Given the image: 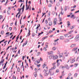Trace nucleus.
Here are the masks:
<instances>
[{
    "label": "nucleus",
    "mask_w": 79,
    "mask_h": 79,
    "mask_svg": "<svg viewBox=\"0 0 79 79\" xmlns=\"http://www.w3.org/2000/svg\"><path fill=\"white\" fill-rule=\"evenodd\" d=\"M48 69V67L46 66V68L44 69L43 71V72L44 73V75L45 76H47L48 75V74H49V73H50V71H49V73H47Z\"/></svg>",
    "instance_id": "f257e3e1"
},
{
    "label": "nucleus",
    "mask_w": 79,
    "mask_h": 79,
    "mask_svg": "<svg viewBox=\"0 0 79 79\" xmlns=\"http://www.w3.org/2000/svg\"><path fill=\"white\" fill-rule=\"evenodd\" d=\"M53 51H51L50 52V59H52V57L54 56Z\"/></svg>",
    "instance_id": "f03ea898"
},
{
    "label": "nucleus",
    "mask_w": 79,
    "mask_h": 79,
    "mask_svg": "<svg viewBox=\"0 0 79 79\" xmlns=\"http://www.w3.org/2000/svg\"><path fill=\"white\" fill-rule=\"evenodd\" d=\"M52 58H53V59L54 60H56L57 58H58V56L57 55H56L55 56L54 55V56H52Z\"/></svg>",
    "instance_id": "7ed1b4c3"
},
{
    "label": "nucleus",
    "mask_w": 79,
    "mask_h": 79,
    "mask_svg": "<svg viewBox=\"0 0 79 79\" xmlns=\"http://www.w3.org/2000/svg\"><path fill=\"white\" fill-rule=\"evenodd\" d=\"M57 20L56 18L54 19V20L53 23V24H54V25H56V22H57Z\"/></svg>",
    "instance_id": "20e7f679"
},
{
    "label": "nucleus",
    "mask_w": 79,
    "mask_h": 79,
    "mask_svg": "<svg viewBox=\"0 0 79 79\" xmlns=\"http://www.w3.org/2000/svg\"><path fill=\"white\" fill-rule=\"evenodd\" d=\"M4 61H5V60H4V59H2L1 60L0 62V66H1V65H2V64H3V62H4Z\"/></svg>",
    "instance_id": "39448f33"
},
{
    "label": "nucleus",
    "mask_w": 79,
    "mask_h": 79,
    "mask_svg": "<svg viewBox=\"0 0 79 79\" xmlns=\"http://www.w3.org/2000/svg\"><path fill=\"white\" fill-rule=\"evenodd\" d=\"M47 63L46 62H45L44 63L43 65V68H44L46 67L47 66Z\"/></svg>",
    "instance_id": "423d86ee"
},
{
    "label": "nucleus",
    "mask_w": 79,
    "mask_h": 79,
    "mask_svg": "<svg viewBox=\"0 0 79 79\" xmlns=\"http://www.w3.org/2000/svg\"><path fill=\"white\" fill-rule=\"evenodd\" d=\"M60 39V40H64V36H60L59 38Z\"/></svg>",
    "instance_id": "0eeeda50"
},
{
    "label": "nucleus",
    "mask_w": 79,
    "mask_h": 79,
    "mask_svg": "<svg viewBox=\"0 0 79 79\" xmlns=\"http://www.w3.org/2000/svg\"><path fill=\"white\" fill-rule=\"evenodd\" d=\"M56 68V66H54L53 67H52V68H51V69H50V70H53L55 69Z\"/></svg>",
    "instance_id": "6e6552de"
},
{
    "label": "nucleus",
    "mask_w": 79,
    "mask_h": 79,
    "mask_svg": "<svg viewBox=\"0 0 79 79\" xmlns=\"http://www.w3.org/2000/svg\"><path fill=\"white\" fill-rule=\"evenodd\" d=\"M33 74L35 77H36L37 76V74L36 72H34L33 73Z\"/></svg>",
    "instance_id": "1a4fd4ad"
},
{
    "label": "nucleus",
    "mask_w": 79,
    "mask_h": 79,
    "mask_svg": "<svg viewBox=\"0 0 79 79\" xmlns=\"http://www.w3.org/2000/svg\"><path fill=\"white\" fill-rule=\"evenodd\" d=\"M56 47H54L52 48V50H53V51H55L56 50Z\"/></svg>",
    "instance_id": "9d476101"
},
{
    "label": "nucleus",
    "mask_w": 79,
    "mask_h": 79,
    "mask_svg": "<svg viewBox=\"0 0 79 79\" xmlns=\"http://www.w3.org/2000/svg\"><path fill=\"white\" fill-rule=\"evenodd\" d=\"M69 42V39H66L64 40V42Z\"/></svg>",
    "instance_id": "9b49d317"
},
{
    "label": "nucleus",
    "mask_w": 79,
    "mask_h": 79,
    "mask_svg": "<svg viewBox=\"0 0 79 79\" xmlns=\"http://www.w3.org/2000/svg\"><path fill=\"white\" fill-rule=\"evenodd\" d=\"M28 31L29 32L28 33V35H27V37H28H28H29V35H30V34H31V33H30V30H29Z\"/></svg>",
    "instance_id": "f8f14e48"
},
{
    "label": "nucleus",
    "mask_w": 79,
    "mask_h": 79,
    "mask_svg": "<svg viewBox=\"0 0 79 79\" xmlns=\"http://www.w3.org/2000/svg\"><path fill=\"white\" fill-rule=\"evenodd\" d=\"M35 71V73H37L38 72V69H36V68H35L34 69Z\"/></svg>",
    "instance_id": "ddd939ff"
},
{
    "label": "nucleus",
    "mask_w": 79,
    "mask_h": 79,
    "mask_svg": "<svg viewBox=\"0 0 79 79\" xmlns=\"http://www.w3.org/2000/svg\"><path fill=\"white\" fill-rule=\"evenodd\" d=\"M79 35H78L76 36L75 38V39H79Z\"/></svg>",
    "instance_id": "4468645a"
},
{
    "label": "nucleus",
    "mask_w": 79,
    "mask_h": 79,
    "mask_svg": "<svg viewBox=\"0 0 79 79\" xmlns=\"http://www.w3.org/2000/svg\"><path fill=\"white\" fill-rule=\"evenodd\" d=\"M76 46L75 44H72L71 46V47L73 48V47H74Z\"/></svg>",
    "instance_id": "2eb2a0df"
},
{
    "label": "nucleus",
    "mask_w": 79,
    "mask_h": 79,
    "mask_svg": "<svg viewBox=\"0 0 79 79\" xmlns=\"http://www.w3.org/2000/svg\"><path fill=\"white\" fill-rule=\"evenodd\" d=\"M22 8H21V9H19V8L18 9V11H19L18 13L19 14L20 13V12H21V10H22Z\"/></svg>",
    "instance_id": "dca6fc26"
},
{
    "label": "nucleus",
    "mask_w": 79,
    "mask_h": 79,
    "mask_svg": "<svg viewBox=\"0 0 79 79\" xmlns=\"http://www.w3.org/2000/svg\"><path fill=\"white\" fill-rule=\"evenodd\" d=\"M75 27L74 26H72L70 27V29H74V28Z\"/></svg>",
    "instance_id": "f3484780"
},
{
    "label": "nucleus",
    "mask_w": 79,
    "mask_h": 79,
    "mask_svg": "<svg viewBox=\"0 0 79 79\" xmlns=\"http://www.w3.org/2000/svg\"><path fill=\"white\" fill-rule=\"evenodd\" d=\"M39 63H40V62H39L38 61H36L35 63V64H36V63H37V64H39Z\"/></svg>",
    "instance_id": "a211bd4d"
},
{
    "label": "nucleus",
    "mask_w": 79,
    "mask_h": 79,
    "mask_svg": "<svg viewBox=\"0 0 79 79\" xmlns=\"http://www.w3.org/2000/svg\"><path fill=\"white\" fill-rule=\"evenodd\" d=\"M70 22H69V21H68L67 22V25H68V26H69V25H71V24L70 23Z\"/></svg>",
    "instance_id": "6ab92c4d"
},
{
    "label": "nucleus",
    "mask_w": 79,
    "mask_h": 79,
    "mask_svg": "<svg viewBox=\"0 0 79 79\" xmlns=\"http://www.w3.org/2000/svg\"><path fill=\"white\" fill-rule=\"evenodd\" d=\"M44 34V32H42L41 33H39L38 36H39L40 35H41V34Z\"/></svg>",
    "instance_id": "aec40b11"
},
{
    "label": "nucleus",
    "mask_w": 79,
    "mask_h": 79,
    "mask_svg": "<svg viewBox=\"0 0 79 79\" xmlns=\"http://www.w3.org/2000/svg\"><path fill=\"white\" fill-rule=\"evenodd\" d=\"M72 32H73V30H71V31H70L69 32V34H71Z\"/></svg>",
    "instance_id": "412c9836"
},
{
    "label": "nucleus",
    "mask_w": 79,
    "mask_h": 79,
    "mask_svg": "<svg viewBox=\"0 0 79 79\" xmlns=\"http://www.w3.org/2000/svg\"><path fill=\"white\" fill-rule=\"evenodd\" d=\"M66 69H69V67L68 66V65H66Z\"/></svg>",
    "instance_id": "4be33fe9"
},
{
    "label": "nucleus",
    "mask_w": 79,
    "mask_h": 79,
    "mask_svg": "<svg viewBox=\"0 0 79 79\" xmlns=\"http://www.w3.org/2000/svg\"><path fill=\"white\" fill-rule=\"evenodd\" d=\"M10 34L9 32L6 33V35H7L6 36V37L7 36H9V34Z\"/></svg>",
    "instance_id": "5701e85b"
},
{
    "label": "nucleus",
    "mask_w": 79,
    "mask_h": 79,
    "mask_svg": "<svg viewBox=\"0 0 79 79\" xmlns=\"http://www.w3.org/2000/svg\"><path fill=\"white\" fill-rule=\"evenodd\" d=\"M6 64H7L6 63V64H5V65L3 68V69H5V68H6Z\"/></svg>",
    "instance_id": "b1692460"
},
{
    "label": "nucleus",
    "mask_w": 79,
    "mask_h": 79,
    "mask_svg": "<svg viewBox=\"0 0 79 79\" xmlns=\"http://www.w3.org/2000/svg\"><path fill=\"white\" fill-rule=\"evenodd\" d=\"M29 6H28L27 7V6H26V10H28L29 9Z\"/></svg>",
    "instance_id": "393cba45"
},
{
    "label": "nucleus",
    "mask_w": 79,
    "mask_h": 79,
    "mask_svg": "<svg viewBox=\"0 0 79 79\" xmlns=\"http://www.w3.org/2000/svg\"><path fill=\"white\" fill-rule=\"evenodd\" d=\"M76 7V5H74V6H72L71 7V8H75Z\"/></svg>",
    "instance_id": "a878e982"
},
{
    "label": "nucleus",
    "mask_w": 79,
    "mask_h": 79,
    "mask_svg": "<svg viewBox=\"0 0 79 79\" xmlns=\"http://www.w3.org/2000/svg\"><path fill=\"white\" fill-rule=\"evenodd\" d=\"M1 34H2V35H3V34H4V31H2L1 32Z\"/></svg>",
    "instance_id": "bb28decb"
},
{
    "label": "nucleus",
    "mask_w": 79,
    "mask_h": 79,
    "mask_svg": "<svg viewBox=\"0 0 79 79\" xmlns=\"http://www.w3.org/2000/svg\"><path fill=\"white\" fill-rule=\"evenodd\" d=\"M77 47H76L74 49H73V51H75V50H77Z\"/></svg>",
    "instance_id": "cd10ccee"
},
{
    "label": "nucleus",
    "mask_w": 79,
    "mask_h": 79,
    "mask_svg": "<svg viewBox=\"0 0 79 79\" xmlns=\"http://www.w3.org/2000/svg\"><path fill=\"white\" fill-rule=\"evenodd\" d=\"M56 5L57 6H60V2H57Z\"/></svg>",
    "instance_id": "c85d7f7f"
},
{
    "label": "nucleus",
    "mask_w": 79,
    "mask_h": 79,
    "mask_svg": "<svg viewBox=\"0 0 79 79\" xmlns=\"http://www.w3.org/2000/svg\"><path fill=\"white\" fill-rule=\"evenodd\" d=\"M53 74H54V73H53V72L52 73L50 72V76H52V75H53Z\"/></svg>",
    "instance_id": "c756f323"
},
{
    "label": "nucleus",
    "mask_w": 79,
    "mask_h": 79,
    "mask_svg": "<svg viewBox=\"0 0 79 79\" xmlns=\"http://www.w3.org/2000/svg\"><path fill=\"white\" fill-rule=\"evenodd\" d=\"M77 73H76L74 75V77H77Z\"/></svg>",
    "instance_id": "7c9ffc66"
},
{
    "label": "nucleus",
    "mask_w": 79,
    "mask_h": 79,
    "mask_svg": "<svg viewBox=\"0 0 79 79\" xmlns=\"http://www.w3.org/2000/svg\"><path fill=\"white\" fill-rule=\"evenodd\" d=\"M7 14L8 15H10V11L8 10L7 11Z\"/></svg>",
    "instance_id": "2f4dec72"
},
{
    "label": "nucleus",
    "mask_w": 79,
    "mask_h": 79,
    "mask_svg": "<svg viewBox=\"0 0 79 79\" xmlns=\"http://www.w3.org/2000/svg\"><path fill=\"white\" fill-rule=\"evenodd\" d=\"M59 58H61V57H62V55H61V54H60L59 55Z\"/></svg>",
    "instance_id": "473e14b6"
},
{
    "label": "nucleus",
    "mask_w": 79,
    "mask_h": 79,
    "mask_svg": "<svg viewBox=\"0 0 79 79\" xmlns=\"http://www.w3.org/2000/svg\"><path fill=\"white\" fill-rule=\"evenodd\" d=\"M40 61H43V59H42V58L40 57Z\"/></svg>",
    "instance_id": "72a5a7b5"
},
{
    "label": "nucleus",
    "mask_w": 79,
    "mask_h": 79,
    "mask_svg": "<svg viewBox=\"0 0 79 79\" xmlns=\"http://www.w3.org/2000/svg\"><path fill=\"white\" fill-rule=\"evenodd\" d=\"M17 70L18 72H19V71H20V69H19V68L18 67Z\"/></svg>",
    "instance_id": "f704fd0d"
},
{
    "label": "nucleus",
    "mask_w": 79,
    "mask_h": 79,
    "mask_svg": "<svg viewBox=\"0 0 79 79\" xmlns=\"http://www.w3.org/2000/svg\"><path fill=\"white\" fill-rule=\"evenodd\" d=\"M75 60H72L71 61V63H74V62Z\"/></svg>",
    "instance_id": "c9c22d12"
},
{
    "label": "nucleus",
    "mask_w": 79,
    "mask_h": 79,
    "mask_svg": "<svg viewBox=\"0 0 79 79\" xmlns=\"http://www.w3.org/2000/svg\"><path fill=\"white\" fill-rule=\"evenodd\" d=\"M72 60V58H70L69 60H68V62H67V63L69 62V61H71V60Z\"/></svg>",
    "instance_id": "e433bc0d"
},
{
    "label": "nucleus",
    "mask_w": 79,
    "mask_h": 79,
    "mask_svg": "<svg viewBox=\"0 0 79 79\" xmlns=\"http://www.w3.org/2000/svg\"><path fill=\"white\" fill-rule=\"evenodd\" d=\"M38 25L39 26H37V27H36V29H38V28H39V27H40V24H39Z\"/></svg>",
    "instance_id": "4c0bfd02"
},
{
    "label": "nucleus",
    "mask_w": 79,
    "mask_h": 79,
    "mask_svg": "<svg viewBox=\"0 0 79 79\" xmlns=\"http://www.w3.org/2000/svg\"><path fill=\"white\" fill-rule=\"evenodd\" d=\"M52 21H50V26H52Z\"/></svg>",
    "instance_id": "58836bf2"
},
{
    "label": "nucleus",
    "mask_w": 79,
    "mask_h": 79,
    "mask_svg": "<svg viewBox=\"0 0 79 79\" xmlns=\"http://www.w3.org/2000/svg\"><path fill=\"white\" fill-rule=\"evenodd\" d=\"M62 21V19L61 18H59V21L60 22V21Z\"/></svg>",
    "instance_id": "ea45409f"
},
{
    "label": "nucleus",
    "mask_w": 79,
    "mask_h": 79,
    "mask_svg": "<svg viewBox=\"0 0 79 79\" xmlns=\"http://www.w3.org/2000/svg\"><path fill=\"white\" fill-rule=\"evenodd\" d=\"M5 39H4L2 40L0 42V44L1 43V42H3L4 41H5Z\"/></svg>",
    "instance_id": "a19ab883"
},
{
    "label": "nucleus",
    "mask_w": 79,
    "mask_h": 79,
    "mask_svg": "<svg viewBox=\"0 0 79 79\" xmlns=\"http://www.w3.org/2000/svg\"><path fill=\"white\" fill-rule=\"evenodd\" d=\"M43 50H44V51H47V49H46V48H45V47H44V48Z\"/></svg>",
    "instance_id": "79ce46f5"
},
{
    "label": "nucleus",
    "mask_w": 79,
    "mask_h": 79,
    "mask_svg": "<svg viewBox=\"0 0 79 79\" xmlns=\"http://www.w3.org/2000/svg\"><path fill=\"white\" fill-rule=\"evenodd\" d=\"M12 78L13 79H16V77H15V76L14 75L13 76V77H12Z\"/></svg>",
    "instance_id": "37998d69"
},
{
    "label": "nucleus",
    "mask_w": 79,
    "mask_h": 79,
    "mask_svg": "<svg viewBox=\"0 0 79 79\" xmlns=\"http://www.w3.org/2000/svg\"><path fill=\"white\" fill-rule=\"evenodd\" d=\"M50 2L51 3H52V4H53V1L52 0L50 1Z\"/></svg>",
    "instance_id": "c03bdc74"
},
{
    "label": "nucleus",
    "mask_w": 79,
    "mask_h": 79,
    "mask_svg": "<svg viewBox=\"0 0 79 79\" xmlns=\"http://www.w3.org/2000/svg\"><path fill=\"white\" fill-rule=\"evenodd\" d=\"M8 10H11V6H9L8 7Z\"/></svg>",
    "instance_id": "a18cd8bd"
},
{
    "label": "nucleus",
    "mask_w": 79,
    "mask_h": 79,
    "mask_svg": "<svg viewBox=\"0 0 79 79\" xmlns=\"http://www.w3.org/2000/svg\"><path fill=\"white\" fill-rule=\"evenodd\" d=\"M25 45H26V44L25 43H23L22 45V46L24 47Z\"/></svg>",
    "instance_id": "49530a36"
},
{
    "label": "nucleus",
    "mask_w": 79,
    "mask_h": 79,
    "mask_svg": "<svg viewBox=\"0 0 79 79\" xmlns=\"http://www.w3.org/2000/svg\"><path fill=\"white\" fill-rule=\"evenodd\" d=\"M38 54V56H39V55H40V54H41V53H40V52H38L37 53Z\"/></svg>",
    "instance_id": "de8ad7c7"
},
{
    "label": "nucleus",
    "mask_w": 79,
    "mask_h": 79,
    "mask_svg": "<svg viewBox=\"0 0 79 79\" xmlns=\"http://www.w3.org/2000/svg\"><path fill=\"white\" fill-rule=\"evenodd\" d=\"M41 66V64H39V65H37V67H38V68H39V67H40V66Z\"/></svg>",
    "instance_id": "09e8293b"
},
{
    "label": "nucleus",
    "mask_w": 79,
    "mask_h": 79,
    "mask_svg": "<svg viewBox=\"0 0 79 79\" xmlns=\"http://www.w3.org/2000/svg\"><path fill=\"white\" fill-rule=\"evenodd\" d=\"M45 23L46 24H47L48 23V21L47 20H46L45 21Z\"/></svg>",
    "instance_id": "8fccbe9b"
},
{
    "label": "nucleus",
    "mask_w": 79,
    "mask_h": 79,
    "mask_svg": "<svg viewBox=\"0 0 79 79\" xmlns=\"http://www.w3.org/2000/svg\"><path fill=\"white\" fill-rule=\"evenodd\" d=\"M67 10V6L65 7V11H66Z\"/></svg>",
    "instance_id": "3c124183"
},
{
    "label": "nucleus",
    "mask_w": 79,
    "mask_h": 79,
    "mask_svg": "<svg viewBox=\"0 0 79 79\" xmlns=\"http://www.w3.org/2000/svg\"><path fill=\"white\" fill-rule=\"evenodd\" d=\"M52 14L53 15H55V12L54 11H52Z\"/></svg>",
    "instance_id": "603ef678"
},
{
    "label": "nucleus",
    "mask_w": 79,
    "mask_h": 79,
    "mask_svg": "<svg viewBox=\"0 0 79 79\" xmlns=\"http://www.w3.org/2000/svg\"><path fill=\"white\" fill-rule=\"evenodd\" d=\"M27 6V0L26 2V6Z\"/></svg>",
    "instance_id": "864d4df0"
},
{
    "label": "nucleus",
    "mask_w": 79,
    "mask_h": 79,
    "mask_svg": "<svg viewBox=\"0 0 79 79\" xmlns=\"http://www.w3.org/2000/svg\"><path fill=\"white\" fill-rule=\"evenodd\" d=\"M3 16L2 15H0V20L2 18Z\"/></svg>",
    "instance_id": "5fc2aeb1"
},
{
    "label": "nucleus",
    "mask_w": 79,
    "mask_h": 79,
    "mask_svg": "<svg viewBox=\"0 0 79 79\" xmlns=\"http://www.w3.org/2000/svg\"><path fill=\"white\" fill-rule=\"evenodd\" d=\"M34 66V65H32V66H31L30 68L32 69V70H33V67Z\"/></svg>",
    "instance_id": "6e6d98bb"
},
{
    "label": "nucleus",
    "mask_w": 79,
    "mask_h": 79,
    "mask_svg": "<svg viewBox=\"0 0 79 79\" xmlns=\"http://www.w3.org/2000/svg\"><path fill=\"white\" fill-rule=\"evenodd\" d=\"M56 73H59V69H57L56 71Z\"/></svg>",
    "instance_id": "4d7b16f0"
},
{
    "label": "nucleus",
    "mask_w": 79,
    "mask_h": 79,
    "mask_svg": "<svg viewBox=\"0 0 79 79\" xmlns=\"http://www.w3.org/2000/svg\"><path fill=\"white\" fill-rule=\"evenodd\" d=\"M15 37H16V36H14L13 38L12 39V40H14V39L15 38Z\"/></svg>",
    "instance_id": "13d9d810"
},
{
    "label": "nucleus",
    "mask_w": 79,
    "mask_h": 79,
    "mask_svg": "<svg viewBox=\"0 0 79 79\" xmlns=\"http://www.w3.org/2000/svg\"><path fill=\"white\" fill-rule=\"evenodd\" d=\"M74 16V15H72L71 16V18H73Z\"/></svg>",
    "instance_id": "bf43d9fd"
},
{
    "label": "nucleus",
    "mask_w": 79,
    "mask_h": 79,
    "mask_svg": "<svg viewBox=\"0 0 79 79\" xmlns=\"http://www.w3.org/2000/svg\"><path fill=\"white\" fill-rule=\"evenodd\" d=\"M58 40H59V39H58L56 40H54L55 42H57Z\"/></svg>",
    "instance_id": "052dcab7"
},
{
    "label": "nucleus",
    "mask_w": 79,
    "mask_h": 79,
    "mask_svg": "<svg viewBox=\"0 0 79 79\" xmlns=\"http://www.w3.org/2000/svg\"><path fill=\"white\" fill-rule=\"evenodd\" d=\"M61 15H63V14H64V13L62 12V11H61Z\"/></svg>",
    "instance_id": "680f3d73"
},
{
    "label": "nucleus",
    "mask_w": 79,
    "mask_h": 79,
    "mask_svg": "<svg viewBox=\"0 0 79 79\" xmlns=\"http://www.w3.org/2000/svg\"><path fill=\"white\" fill-rule=\"evenodd\" d=\"M9 30L10 31H11V30H12V28L11 27H10L9 28Z\"/></svg>",
    "instance_id": "e2e57ef3"
},
{
    "label": "nucleus",
    "mask_w": 79,
    "mask_h": 79,
    "mask_svg": "<svg viewBox=\"0 0 79 79\" xmlns=\"http://www.w3.org/2000/svg\"><path fill=\"white\" fill-rule=\"evenodd\" d=\"M27 41H26L25 43L26 45H27Z\"/></svg>",
    "instance_id": "0e129e2a"
},
{
    "label": "nucleus",
    "mask_w": 79,
    "mask_h": 79,
    "mask_svg": "<svg viewBox=\"0 0 79 79\" xmlns=\"http://www.w3.org/2000/svg\"><path fill=\"white\" fill-rule=\"evenodd\" d=\"M70 79V77L69 76H68L67 78L66 79Z\"/></svg>",
    "instance_id": "69168bd1"
},
{
    "label": "nucleus",
    "mask_w": 79,
    "mask_h": 79,
    "mask_svg": "<svg viewBox=\"0 0 79 79\" xmlns=\"http://www.w3.org/2000/svg\"><path fill=\"white\" fill-rule=\"evenodd\" d=\"M79 10H78L77 11L75 12V13H79Z\"/></svg>",
    "instance_id": "338daca9"
},
{
    "label": "nucleus",
    "mask_w": 79,
    "mask_h": 79,
    "mask_svg": "<svg viewBox=\"0 0 79 79\" xmlns=\"http://www.w3.org/2000/svg\"><path fill=\"white\" fill-rule=\"evenodd\" d=\"M62 69H64V66H62Z\"/></svg>",
    "instance_id": "774afa93"
}]
</instances>
